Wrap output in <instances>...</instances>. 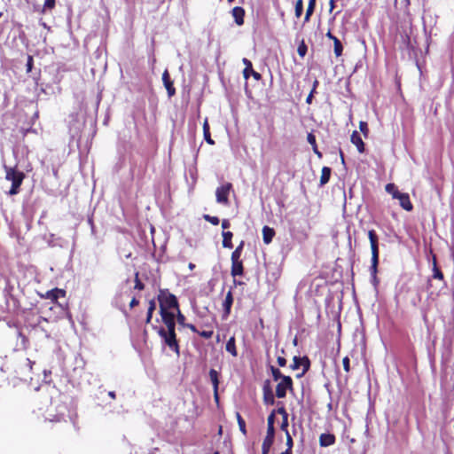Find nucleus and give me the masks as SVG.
<instances>
[{"instance_id":"obj_1","label":"nucleus","mask_w":454,"mask_h":454,"mask_svg":"<svg viewBox=\"0 0 454 454\" xmlns=\"http://www.w3.org/2000/svg\"><path fill=\"white\" fill-rule=\"evenodd\" d=\"M368 238L370 240L371 250H372V265L370 268L372 278L377 279L380 249H379V237L374 230L368 231Z\"/></svg>"},{"instance_id":"obj_2","label":"nucleus","mask_w":454,"mask_h":454,"mask_svg":"<svg viewBox=\"0 0 454 454\" xmlns=\"http://www.w3.org/2000/svg\"><path fill=\"white\" fill-rule=\"evenodd\" d=\"M5 179L12 182V187L8 192L9 195H16L20 192V186L25 179V174L16 168L4 167Z\"/></svg>"},{"instance_id":"obj_3","label":"nucleus","mask_w":454,"mask_h":454,"mask_svg":"<svg viewBox=\"0 0 454 454\" xmlns=\"http://www.w3.org/2000/svg\"><path fill=\"white\" fill-rule=\"evenodd\" d=\"M157 300L159 301L160 310H176L179 308L177 298L171 294L168 289H160Z\"/></svg>"},{"instance_id":"obj_4","label":"nucleus","mask_w":454,"mask_h":454,"mask_svg":"<svg viewBox=\"0 0 454 454\" xmlns=\"http://www.w3.org/2000/svg\"><path fill=\"white\" fill-rule=\"evenodd\" d=\"M159 335L168 346L177 356L180 354V347L176 332H165V328L160 327L158 331Z\"/></svg>"},{"instance_id":"obj_5","label":"nucleus","mask_w":454,"mask_h":454,"mask_svg":"<svg viewBox=\"0 0 454 454\" xmlns=\"http://www.w3.org/2000/svg\"><path fill=\"white\" fill-rule=\"evenodd\" d=\"M287 390H294V382L290 376L283 377V380L278 383L276 387V396L278 398H285Z\"/></svg>"},{"instance_id":"obj_6","label":"nucleus","mask_w":454,"mask_h":454,"mask_svg":"<svg viewBox=\"0 0 454 454\" xmlns=\"http://www.w3.org/2000/svg\"><path fill=\"white\" fill-rule=\"evenodd\" d=\"M231 189L232 184L231 183L217 187L215 191L216 201L225 206L229 205V194Z\"/></svg>"},{"instance_id":"obj_7","label":"nucleus","mask_w":454,"mask_h":454,"mask_svg":"<svg viewBox=\"0 0 454 454\" xmlns=\"http://www.w3.org/2000/svg\"><path fill=\"white\" fill-rule=\"evenodd\" d=\"M233 301H234V298H233V294H232V291L231 289L229 290L225 295V298L224 300L223 301V303H222V307H223V315H222V318L224 320V319H227L231 314V306L233 304Z\"/></svg>"},{"instance_id":"obj_8","label":"nucleus","mask_w":454,"mask_h":454,"mask_svg":"<svg viewBox=\"0 0 454 454\" xmlns=\"http://www.w3.org/2000/svg\"><path fill=\"white\" fill-rule=\"evenodd\" d=\"M394 199H397L399 200L400 206L406 211H411L413 209V205L411 202L410 196L408 193H403L400 192H396L394 194Z\"/></svg>"},{"instance_id":"obj_9","label":"nucleus","mask_w":454,"mask_h":454,"mask_svg":"<svg viewBox=\"0 0 454 454\" xmlns=\"http://www.w3.org/2000/svg\"><path fill=\"white\" fill-rule=\"evenodd\" d=\"M263 402L267 405H273L275 403V397L270 387V380H266L262 387Z\"/></svg>"},{"instance_id":"obj_10","label":"nucleus","mask_w":454,"mask_h":454,"mask_svg":"<svg viewBox=\"0 0 454 454\" xmlns=\"http://www.w3.org/2000/svg\"><path fill=\"white\" fill-rule=\"evenodd\" d=\"M231 274L233 278L241 277L244 275V265L241 259H231Z\"/></svg>"},{"instance_id":"obj_11","label":"nucleus","mask_w":454,"mask_h":454,"mask_svg":"<svg viewBox=\"0 0 454 454\" xmlns=\"http://www.w3.org/2000/svg\"><path fill=\"white\" fill-rule=\"evenodd\" d=\"M162 81L164 86L168 91V97H173L176 94V89L174 87L173 81L170 79L168 70H165L162 74Z\"/></svg>"},{"instance_id":"obj_12","label":"nucleus","mask_w":454,"mask_h":454,"mask_svg":"<svg viewBox=\"0 0 454 454\" xmlns=\"http://www.w3.org/2000/svg\"><path fill=\"white\" fill-rule=\"evenodd\" d=\"M176 320L181 326L188 328L192 332H198V328L193 324L185 322V320H186L185 316L181 312L180 308H178L176 310Z\"/></svg>"},{"instance_id":"obj_13","label":"nucleus","mask_w":454,"mask_h":454,"mask_svg":"<svg viewBox=\"0 0 454 454\" xmlns=\"http://www.w3.org/2000/svg\"><path fill=\"white\" fill-rule=\"evenodd\" d=\"M56 6V0H44L43 5L35 6V12L44 15L51 12Z\"/></svg>"},{"instance_id":"obj_14","label":"nucleus","mask_w":454,"mask_h":454,"mask_svg":"<svg viewBox=\"0 0 454 454\" xmlns=\"http://www.w3.org/2000/svg\"><path fill=\"white\" fill-rule=\"evenodd\" d=\"M350 140H351V143L356 146L357 148V151L360 153H364L365 151V145L362 139V137H360L359 133L356 131V130H354L351 134V137H350Z\"/></svg>"},{"instance_id":"obj_15","label":"nucleus","mask_w":454,"mask_h":454,"mask_svg":"<svg viewBox=\"0 0 454 454\" xmlns=\"http://www.w3.org/2000/svg\"><path fill=\"white\" fill-rule=\"evenodd\" d=\"M67 294L66 290L60 288H54L46 293V298L51 300L53 302L58 303L59 298H64Z\"/></svg>"},{"instance_id":"obj_16","label":"nucleus","mask_w":454,"mask_h":454,"mask_svg":"<svg viewBox=\"0 0 454 454\" xmlns=\"http://www.w3.org/2000/svg\"><path fill=\"white\" fill-rule=\"evenodd\" d=\"M336 438L333 434H321L319 436V444L321 447H329L335 443Z\"/></svg>"},{"instance_id":"obj_17","label":"nucleus","mask_w":454,"mask_h":454,"mask_svg":"<svg viewBox=\"0 0 454 454\" xmlns=\"http://www.w3.org/2000/svg\"><path fill=\"white\" fill-rule=\"evenodd\" d=\"M231 13L237 25L241 26L244 24L245 10L242 7H234Z\"/></svg>"},{"instance_id":"obj_18","label":"nucleus","mask_w":454,"mask_h":454,"mask_svg":"<svg viewBox=\"0 0 454 454\" xmlns=\"http://www.w3.org/2000/svg\"><path fill=\"white\" fill-rule=\"evenodd\" d=\"M275 236V231L273 228L269 226H263L262 228V239L265 244H270Z\"/></svg>"},{"instance_id":"obj_19","label":"nucleus","mask_w":454,"mask_h":454,"mask_svg":"<svg viewBox=\"0 0 454 454\" xmlns=\"http://www.w3.org/2000/svg\"><path fill=\"white\" fill-rule=\"evenodd\" d=\"M222 236H223V247L224 248H232L233 247V244H232V237H233V233L230 231H223V233H222Z\"/></svg>"},{"instance_id":"obj_20","label":"nucleus","mask_w":454,"mask_h":454,"mask_svg":"<svg viewBox=\"0 0 454 454\" xmlns=\"http://www.w3.org/2000/svg\"><path fill=\"white\" fill-rule=\"evenodd\" d=\"M432 278L444 282V275L441 269L437 266L435 255L433 256V275Z\"/></svg>"},{"instance_id":"obj_21","label":"nucleus","mask_w":454,"mask_h":454,"mask_svg":"<svg viewBox=\"0 0 454 454\" xmlns=\"http://www.w3.org/2000/svg\"><path fill=\"white\" fill-rule=\"evenodd\" d=\"M171 310L172 309L160 310V314L161 320H162L163 324L169 323V322H176V314H175V310L174 311H171Z\"/></svg>"},{"instance_id":"obj_22","label":"nucleus","mask_w":454,"mask_h":454,"mask_svg":"<svg viewBox=\"0 0 454 454\" xmlns=\"http://www.w3.org/2000/svg\"><path fill=\"white\" fill-rule=\"evenodd\" d=\"M225 349L229 352L232 356L236 357L238 356V351L236 348V340L234 336H231L228 341L226 342Z\"/></svg>"},{"instance_id":"obj_23","label":"nucleus","mask_w":454,"mask_h":454,"mask_svg":"<svg viewBox=\"0 0 454 454\" xmlns=\"http://www.w3.org/2000/svg\"><path fill=\"white\" fill-rule=\"evenodd\" d=\"M332 169L329 167H323L321 170V176H320V185L326 184L331 177Z\"/></svg>"},{"instance_id":"obj_24","label":"nucleus","mask_w":454,"mask_h":454,"mask_svg":"<svg viewBox=\"0 0 454 454\" xmlns=\"http://www.w3.org/2000/svg\"><path fill=\"white\" fill-rule=\"evenodd\" d=\"M203 135L206 142L211 145H215V141L211 138L209 124L207 119H205L203 122Z\"/></svg>"},{"instance_id":"obj_25","label":"nucleus","mask_w":454,"mask_h":454,"mask_svg":"<svg viewBox=\"0 0 454 454\" xmlns=\"http://www.w3.org/2000/svg\"><path fill=\"white\" fill-rule=\"evenodd\" d=\"M209 378L213 385L214 390H218L219 387V374L215 369L209 370Z\"/></svg>"},{"instance_id":"obj_26","label":"nucleus","mask_w":454,"mask_h":454,"mask_svg":"<svg viewBox=\"0 0 454 454\" xmlns=\"http://www.w3.org/2000/svg\"><path fill=\"white\" fill-rule=\"evenodd\" d=\"M209 378L213 385L214 390H218L219 387V374L215 369L209 370Z\"/></svg>"},{"instance_id":"obj_27","label":"nucleus","mask_w":454,"mask_h":454,"mask_svg":"<svg viewBox=\"0 0 454 454\" xmlns=\"http://www.w3.org/2000/svg\"><path fill=\"white\" fill-rule=\"evenodd\" d=\"M274 442V439L265 436L262 445V454H269L270 450Z\"/></svg>"},{"instance_id":"obj_28","label":"nucleus","mask_w":454,"mask_h":454,"mask_svg":"<svg viewBox=\"0 0 454 454\" xmlns=\"http://www.w3.org/2000/svg\"><path fill=\"white\" fill-rule=\"evenodd\" d=\"M205 326L207 328V330L194 332L195 333H198L200 336H201L204 339H210L214 335V328L209 325H205Z\"/></svg>"},{"instance_id":"obj_29","label":"nucleus","mask_w":454,"mask_h":454,"mask_svg":"<svg viewBox=\"0 0 454 454\" xmlns=\"http://www.w3.org/2000/svg\"><path fill=\"white\" fill-rule=\"evenodd\" d=\"M315 6H316V0H309L307 10H306L305 18H304L305 22H308L309 20L311 15L314 12Z\"/></svg>"},{"instance_id":"obj_30","label":"nucleus","mask_w":454,"mask_h":454,"mask_svg":"<svg viewBox=\"0 0 454 454\" xmlns=\"http://www.w3.org/2000/svg\"><path fill=\"white\" fill-rule=\"evenodd\" d=\"M245 242L242 240L235 250L231 253V259H240Z\"/></svg>"},{"instance_id":"obj_31","label":"nucleus","mask_w":454,"mask_h":454,"mask_svg":"<svg viewBox=\"0 0 454 454\" xmlns=\"http://www.w3.org/2000/svg\"><path fill=\"white\" fill-rule=\"evenodd\" d=\"M334 54L336 57H340L343 52V46L339 38H335L333 41Z\"/></svg>"},{"instance_id":"obj_32","label":"nucleus","mask_w":454,"mask_h":454,"mask_svg":"<svg viewBox=\"0 0 454 454\" xmlns=\"http://www.w3.org/2000/svg\"><path fill=\"white\" fill-rule=\"evenodd\" d=\"M302 360L303 361L301 366H302L303 369L301 373L297 374L298 378L302 377L309 370L310 367V361L308 356H302Z\"/></svg>"},{"instance_id":"obj_33","label":"nucleus","mask_w":454,"mask_h":454,"mask_svg":"<svg viewBox=\"0 0 454 454\" xmlns=\"http://www.w3.org/2000/svg\"><path fill=\"white\" fill-rule=\"evenodd\" d=\"M18 337L20 340V347L22 349H27L29 347V340L27 337L21 332L18 333Z\"/></svg>"},{"instance_id":"obj_34","label":"nucleus","mask_w":454,"mask_h":454,"mask_svg":"<svg viewBox=\"0 0 454 454\" xmlns=\"http://www.w3.org/2000/svg\"><path fill=\"white\" fill-rule=\"evenodd\" d=\"M270 371L272 374V378L275 381L283 380V377H286V375H283L278 368H276L274 366H270Z\"/></svg>"},{"instance_id":"obj_35","label":"nucleus","mask_w":454,"mask_h":454,"mask_svg":"<svg viewBox=\"0 0 454 454\" xmlns=\"http://www.w3.org/2000/svg\"><path fill=\"white\" fill-rule=\"evenodd\" d=\"M236 417H237V421L239 424V430L241 431V433L244 435H246L247 428H246V422H245L244 419L241 417V415L239 412L236 413Z\"/></svg>"},{"instance_id":"obj_36","label":"nucleus","mask_w":454,"mask_h":454,"mask_svg":"<svg viewBox=\"0 0 454 454\" xmlns=\"http://www.w3.org/2000/svg\"><path fill=\"white\" fill-rule=\"evenodd\" d=\"M242 61H243L244 65L246 66L243 70V76L246 80H247L249 78L248 69H251L253 65H252V62L246 58H244Z\"/></svg>"},{"instance_id":"obj_37","label":"nucleus","mask_w":454,"mask_h":454,"mask_svg":"<svg viewBox=\"0 0 454 454\" xmlns=\"http://www.w3.org/2000/svg\"><path fill=\"white\" fill-rule=\"evenodd\" d=\"M302 361V357L294 356L293 358V364L290 365V368L293 371L298 370L301 367Z\"/></svg>"},{"instance_id":"obj_38","label":"nucleus","mask_w":454,"mask_h":454,"mask_svg":"<svg viewBox=\"0 0 454 454\" xmlns=\"http://www.w3.org/2000/svg\"><path fill=\"white\" fill-rule=\"evenodd\" d=\"M294 12H295L296 18H300L301 16L302 12H303V1L302 0H297L295 2Z\"/></svg>"},{"instance_id":"obj_39","label":"nucleus","mask_w":454,"mask_h":454,"mask_svg":"<svg viewBox=\"0 0 454 454\" xmlns=\"http://www.w3.org/2000/svg\"><path fill=\"white\" fill-rule=\"evenodd\" d=\"M307 51H308V47H307L304 40H302L297 48V52L301 58H304L305 55L307 54Z\"/></svg>"},{"instance_id":"obj_40","label":"nucleus","mask_w":454,"mask_h":454,"mask_svg":"<svg viewBox=\"0 0 454 454\" xmlns=\"http://www.w3.org/2000/svg\"><path fill=\"white\" fill-rule=\"evenodd\" d=\"M135 286H134V288L137 289V290H139V291H142L145 289V284L140 280L139 278V272L137 271L135 273Z\"/></svg>"},{"instance_id":"obj_41","label":"nucleus","mask_w":454,"mask_h":454,"mask_svg":"<svg viewBox=\"0 0 454 454\" xmlns=\"http://www.w3.org/2000/svg\"><path fill=\"white\" fill-rule=\"evenodd\" d=\"M203 218H204L207 222L210 223H211V224H213V225H218V224H219V223H220V220H219V218H218L217 216H212V215H203Z\"/></svg>"},{"instance_id":"obj_42","label":"nucleus","mask_w":454,"mask_h":454,"mask_svg":"<svg viewBox=\"0 0 454 454\" xmlns=\"http://www.w3.org/2000/svg\"><path fill=\"white\" fill-rule=\"evenodd\" d=\"M359 129L361 130V132L364 134V136L365 137H367L368 134H369V128H368V124L366 121H360L359 122Z\"/></svg>"},{"instance_id":"obj_43","label":"nucleus","mask_w":454,"mask_h":454,"mask_svg":"<svg viewBox=\"0 0 454 454\" xmlns=\"http://www.w3.org/2000/svg\"><path fill=\"white\" fill-rule=\"evenodd\" d=\"M386 192L391 194L394 197V194L396 193V192H399L395 185V184H387L385 187Z\"/></svg>"},{"instance_id":"obj_44","label":"nucleus","mask_w":454,"mask_h":454,"mask_svg":"<svg viewBox=\"0 0 454 454\" xmlns=\"http://www.w3.org/2000/svg\"><path fill=\"white\" fill-rule=\"evenodd\" d=\"M342 365H343V369H344V371L346 372H350V361H349L348 356H345L342 359Z\"/></svg>"},{"instance_id":"obj_45","label":"nucleus","mask_w":454,"mask_h":454,"mask_svg":"<svg viewBox=\"0 0 454 454\" xmlns=\"http://www.w3.org/2000/svg\"><path fill=\"white\" fill-rule=\"evenodd\" d=\"M27 72L30 73L32 71L33 66H34V59L33 56L28 55L27 60Z\"/></svg>"},{"instance_id":"obj_46","label":"nucleus","mask_w":454,"mask_h":454,"mask_svg":"<svg viewBox=\"0 0 454 454\" xmlns=\"http://www.w3.org/2000/svg\"><path fill=\"white\" fill-rule=\"evenodd\" d=\"M307 140L309 145H311L312 147L317 145L316 137L313 133H309L307 136Z\"/></svg>"},{"instance_id":"obj_47","label":"nucleus","mask_w":454,"mask_h":454,"mask_svg":"<svg viewBox=\"0 0 454 454\" xmlns=\"http://www.w3.org/2000/svg\"><path fill=\"white\" fill-rule=\"evenodd\" d=\"M166 328L165 332H176V322H169L164 324Z\"/></svg>"},{"instance_id":"obj_48","label":"nucleus","mask_w":454,"mask_h":454,"mask_svg":"<svg viewBox=\"0 0 454 454\" xmlns=\"http://www.w3.org/2000/svg\"><path fill=\"white\" fill-rule=\"evenodd\" d=\"M248 73H249V77L252 75L256 81H260L262 79L261 74L254 71L253 69V67H251V69H248Z\"/></svg>"},{"instance_id":"obj_49","label":"nucleus","mask_w":454,"mask_h":454,"mask_svg":"<svg viewBox=\"0 0 454 454\" xmlns=\"http://www.w3.org/2000/svg\"><path fill=\"white\" fill-rule=\"evenodd\" d=\"M287 427H288V418H283L280 428L282 431H284L286 434H287V433H289Z\"/></svg>"},{"instance_id":"obj_50","label":"nucleus","mask_w":454,"mask_h":454,"mask_svg":"<svg viewBox=\"0 0 454 454\" xmlns=\"http://www.w3.org/2000/svg\"><path fill=\"white\" fill-rule=\"evenodd\" d=\"M267 437L273 438L275 437V428L274 426H267Z\"/></svg>"},{"instance_id":"obj_51","label":"nucleus","mask_w":454,"mask_h":454,"mask_svg":"<svg viewBox=\"0 0 454 454\" xmlns=\"http://www.w3.org/2000/svg\"><path fill=\"white\" fill-rule=\"evenodd\" d=\"M286 447L288 449H293L294 441H293V438H292L290 433L286 434Z\"/></svg>"},{"instance_id":"obj_52","label":"nucleus","mask_w":454,"mask_h":454,"mask_svg":"<svg viewBox=\"0 0 454 454\" xmlns=\"http://www.w3.org/2000/svg\"><path fill=\"white\" fill-rule=\"evenodd\" d=\"M275 412H276V411H272V412L269 415L268 419H267V426H274Z\"/></svg>"},{"instance_id":"obj_53","label":"nucleus","mask_w":454,"mask_h":454,"mask_svg":"<svg viewBox=\"0 0 454 454\" xmlns=\"http://www.w3.org/2000/svg\"><path fill=\"white\" fill-rule=\"evenodd\" d=\"M277 412L278 414L282 415V419L283 418H288V413H287L286 408L283 405L281 407L278 408Z\"/></svg>"},{"instance_id":"obj_54","label":"nucleus","mask_w":454,"mask_h":454,"mask_svg":"<svg viewBox=\"0 0 454 454\" xmlns=\"http://www.w3.org/2000/svg\"><path fill=\"white\" fill-rule=\"evenodd\" d=\"M277 362H278V364L280 366V367H284L286 365V359L284 357V356H278L277 357Z\"/></svg>"},{"instance_id":"obj_55","label":"nucleus","mask_w":454,"mask_h":454,"mask_svg":"<svg viewBox=\"0 0 454 454\" xmlns=\"http://www.w3.org/2000/svg\"><path fill=\"white\" fill-rule=\"evenodd\" d=\"M156 309V303H155V301L153 299L149 301V306H148V311H150L151 313H153L154 310Z\"/></svg>"},{"instance_id":"obj_56","label":"nucleus","mask_w":454,"mask_h":454,"mask_svg":"<svg viewBox=\"0 0 454 454\" xmlns=\"http://www.w3.org/2000/svg\"><path fill=\"white\" fill-rule=\"evenodd\" d=\"M231 227V223L229 219H223L222 220V228L223 231L226 229H229Z\"/></svg>"},{"instance_id":"obj_57","label":"nucleus","mask_w":454,"mask_h":454,"mask_svg":"<svg viewBox=\"0 0 454 454\" xmlns=\"http://www.w3.org/2000/svg\"><path fill=\"white\" fill-rule=\"evenodd\" d=\"M50 420L55 421V422H60L62 420H65V419H64V415L60 414V415L54 416L53 419H50Z\"/></svg>"},{"instance_id":"obj_58","label":"nucleus","mask_w":454,"mask_h":454,"mask_svg":"<svg viewBox=\"0 0 454 454\" xmlns=\"http://www.w3.org/2000/svg\"><path fill=\"white\" fill-rule=\"evenodd\" d=\"M26 1L28 4L32 5L35 12V6H40V4H37L36 0H26Z\"/></svg>"},{"instance_id":"obj_59","label":"nucleus","mask_w":454,"mask_h":454,"mask_svg":"<svg viewBox=\"0 0 454 454\" xmlns=\"http://www.w3.org/2000/svg\"><path fill=\"white\" fill-rule=\"evenodd\" d=\"M138 304H139V301L136 297H133L129 302V307L134 308V307L137 306Z\"/></svg>"},{"instance_id":"obj_60","label":"nucleus","mask_w":454,"mask_h":454,"mask_svg":"<svg viewBox=\"0 0 454 454\" xmlns=\"http://www.w3.org/2000/svg\"><path fill=\"white\" fill-rule=\"evenodd\" d=\"M312 150L314 152V153L318 157V158H322L323 157V154L322 153L318 150L317 148V145H315L314 147H312Z\"/></svg>"},{"instance_id":"obj_61","label":"nucleus","mask_w":454,"mask_h":454,"mask_svg":"<svg viewBox=\"0 0 454 454\" xmlns=\"http://www.w3.org/2000/svg\"><path fill=\"white\" fill-rule=\"evenodd\" d=\"M153 313H151L150 311L147 310V315H146V319H145V323L146 324H150L151 323L152 318H153Z\"/></svg>"},{"instance_id":"obj_62","label":"nucleus","mask_w":454,"mask_h":454,"mask_svg":"<svg viewBox=\"0 0 454 454\" xmlns=\"http://www.w3.org/2000/svg\"><path fill=\"white\" fill-rule=\"evenodd\" d=\"M326 37H328L329 39L333 40V42L335 40V38H337L335 35H333L331 31L329 30L327 33H326Z\"/></svg>"},{"instance_id":"obj_63","label":"nucleus","mask_w":454,"mask_h":454,"mask_svg":"<svg viewBox=\"0 0 454 454\" xmlns=\"http://www.w3.org/2000/svg\"><path fill=\"white\" fill-rule=\"evenodd\" d=\"M312 99H313L312 94H309L307 98H306V103L310 105L312 103Z\"/></svg>"},{"instance_id":"obj_64","label":"nucleus","mask_w":454,"mask_h":454,"mask_svg":"<svg viewBox=\"0 0 454 454\" xmlns=\"http://www.w3.org/2000/svg\"><path fill=\"white\" fill-rule=\"evenodd\" d=\"M280 454H293V449L286 448V450Z\"/></svg>"}]
</instances>
